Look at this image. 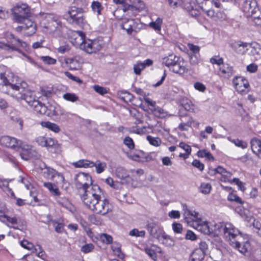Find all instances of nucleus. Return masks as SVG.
Here are the masks:
<instances>
[{"label": "nucleus", "mask_w": 261, "mask_h": 261, "mask_svg": "<svg viewBox=\"0 0 261 261\" xmlns=\"http://www.w3.org/2000/svg\"><path fill=\"white\" fill-rule=\"evenodd\" d=\"M197 155L200 158L205 157L209 160H214V158L212 154L206 150H201L197 152Z\"/></svg>", "instance_id": "3c124183"}, {"label": "nucleus", "mask_w": 261, "mask_h": 261, "mask_svg": "<svg viewBox=\"0 0 261 261\" xmlns=\"http://www.w3.org/2000/svg\"><path fill=\"white\" fill-rule=\"evenodd\" d=\"M149 110L152 113L159 118H163L167 116V112L158 106H156L154 108H150Z\"/></svg>", "instance_id": "473e14b6"}, {"label": "nucleus", "mask_w": 261, "mask_h": 261, "mask_svg": "<svg viewBox=\"0 0 261 261\" xmlns=\"http://www.w3.org/2000/svg\"><path fill=\"white\" fill-rule=\"evenodd\" d=\"M84 12L85 11L82 8L72 7L64 16L70 23L81 25L84 23L85 19L83 15Z\"/></svg>", "instance_id": "39448f33"}, {"label": "nucleus", "mask_w": 261, "mask_h": 261, "mask_svg": "<svg viewBox=\"0 0 261 261\" xmlns=\"http://www.w3.org/2000/svg\"><path fill=\"white\" fill-rule=\"evenodd\" d=\"M242 10L250 15V12L257 10L256 3L255 0H240Z\"/></svg>", "instance_id": "dca6fc26"}, {"label": "nucleus", "mask_w": 261, "mask_h": 261, "mask_svg": "<svg viewBox=\"0 0 261 261\" xmlns=\"http://www.w3.org/2000/svg\"><path fill=\"white\" fill-rule=\"evenodd\" d=\"M112 249L114 253L120 258H123V254L121 252L120 245L118 244H114L112 246Z\"/></svg>", "instance_id": "37998d69"}, {"label": "nucleus", "mask_w": 261, "mask_h": 261, "mask_svg": "<svg viewBox=\"0 0 261 261\" xmlns=\"http://www.w3.org/2000/svg\"><path fill=\"white\" fill-rule=\"evenodd\" d=\"M168 2L169 5L172 8L175 9L180 5L181 0H166Z\"/></svg>", "instance_id": "338daca9"}, {"label": "nucleus", "mask_w": 261, "mask_h": 261, "mask_svg": "<svg viewBox=\"0 0 261 261\" xmlns=\"http://www.w3.org/2000/svg\"><path fill=\"white\" fill-rule=\"evenodd\" d=\"M182 106L185 110L187 111L195 112L194 106L192 103L191 101L189 100H187L185 102H184Z\"/></svg>", "instance_id": "4d7b16f0"}, {"label": "nucleus", "mask_w": 261, "mask_h": 261, "mask_svg": "<svg viewBox=\"0 0 261 261\" xmlns=\"http://www.w3.org/2000/svg\"><path fill=\"white\" fill-rule=\"evenodd\" d=\"M144 69V66L142 64V62H137L134 65V72L136 74H140L141 70Z\"/></svg>", "instance_id": "680f3d73"}, {"label": "nucleus", "mask_w": 261, "mask_h": 261, "mask_svg": "<svg viewBox=\"0 0 261 261\" xmlns=\"http://www.w3.org/2000/svg\"><path fill=\"white\" fill-rule=\"evenodd\" d=\"M178 58V57L174 55L170 54L163 59V64L171 68Z\"/></svg>", "instance_id": "2f4dec72"}, {"label": "nucleus", "mask_w": 261, "mask_h": 261, "mask_svg": "<svg viewBox=\"0 0 261 261\" xmlns=\"http://www.w3.org/2000/svg\"><path fill=\"white\" fill-rule=\"evenodd\" d=\"M63 97L66 100L75 102L79 99L78 97L74 93H66L63 95Z\"/></svg>", "instance_id": "864d4df0"}, {"label": "nucleus", "mask_w": 261, "mask_h": 261, "mask_svg": "<svg viewBox=\"0 0 261 261\" xmlns=\"http://www.w3.org/2000/svg\"><path fill=\"white\" fill-rule=\"evenodd\" d=\"M258 66L254 64L251 63L246 67V70L250 73H255L257 71Z\"/></svg>", "instance_id": "774afa93"}, {"label": "nucleus", "mask_w": 261, "mask_h": 261, "mask_svg": "<svg viewBox=\"0 0 261 261\" xmlns=\"http://www.w3.org/2000/svg\"><path fill=\"white\" fill-rule=\"evenodd\" d=\"M224 226L225 224L222 223L214 224L211 223V234L213 236H223L224 230Z\"/></svg>", "instance_id": "b1692460"}, {"label": "nucleus", "mask_w": 261, "mask_h": 261, "mask_svg": "<svg viewBox=\"0 0 261 261\" xmlns=\"http://www.w3.org/2000/svg\"><path fill=\"white\" fill-rule=\"evenodd\" d=\"M210 62L213 64H217L220 67L223 63V59L219 56H214L210 59Z\"/></svg>", "instance_id": "bf43d9fd"}, {"label": "nucleus", "mask_w": 261, "mask_h": 261, "mask_svg": "<svg viewBox=\"0 0 261 261\" xmlns=\"http://www.w3.org/2000/svg\"><path fill=\"white\" fill-rule=\"evenodd\" d=\"M162 19L158 17L155 21L151 22L149 26L155 30L160 31L161 29V24H162Z\"/></svg>", "instance_id": "c03bdc74"}, {"label": "nucleus", "mask_w": 261, "mask_h": 261, "mask_svg": "<svg viewBox=\"0 0 261 261\" xmlns=\"http://www.w3.org/2000/svg\"><path fill=\"white\" fill-rule=\"evenodd\" d=\"M80 48L88 54H92L100 50L101 45L97 40L85 39Z\"/></svg>", "instance_id": "f8f14e48"}, {"label": "nucleus", "mask_w": 261, "mask_h": 261, "mask_svg": "<svg viewBox=\"0 0 261 261\" xmlns=\"http://www.w3.org/2000/svg\"><path fill=\"white\" fill-rule=\"evenodd\" d=\"M44 176L48 179H53L56 177V174H57V171L53 168L50 167H46L44 168L43 172Z\"/></svg>", "instance_id": "e433bc0d"}, {"label": "nucleus", "mask_w": 261, "mask_h": 261, "mask_svg": "<svg viewBox=\"0 0 261 261\" xmlns=\"http://www.w3.org/2000/svg\"><path fill=\"white\" fill-rule=\"evenodd\" d=\"M121 27L127 34H132L133 32L137 33L141 29L142 24L138 22V20L127 19L123 20Z\"/></svg>", "instance_id": "ddd939ff"}, {"label": "nucleus", "mask_w": 261, "mask_h": 261, "mask_svg": "<svg viewBox=\"0 0 261 261\" xmlns=\"http://www.w3.org/2000/svg\"><path fill=\"white\" fill-rule=\"evenodd\" d=\"M159 241L166 246H173L174 245V241L172 238L164 232L162 235L159 236Z\"/></svg>", "instance_id": "bb28decb"}, {"label": "nucleus", "mask_w": 261, "mask_h": 261, "mask_svg": "<svg viewBox=\"0 0 261 261\" xmlns=\"http://www.w3.org/2000/svg\"><path fill=\"white\" fill-rule=\"evenodd\" d=\"M233 84L237 91L242 95L246 94L249 91V82L244 77H235L233 80Z\"/></svg>", "instance_id": "9d476101"}, {"label": "nucleus", "mask_w": 261, "mask_h": 261, "mask_svg": "<svg viewBox=\"0 0 261 261\" xmlns=\"http://www.w3.org/2000/svg\"><path fill=\"white\" fill-rule=\"evenodd\" d=\"M158 227V224L153 221L149 222L147 225V229L152 236L156 233Z\"/></svg>", "instance_id": "a19ab883"}, {"label": "nucleus", "mask_w": 261, "mask_h": 261, "mask_svg": "<svg viewBox=\"0 0 261 261\" xmlns=\"http://www.w3.org/2000/svg\"><path fill=\"white\" fill-rule=\"evenodd\" d=\"M256 25H261V12L257 8V10L250 12V15Z\"/></svg>", "instance_id": "58836bf2"}, {"label": "nucleus", "mask_w": 261, "mask_h": 261, "mask_svg": "<svg viewBox=\"0 0 261 261\" xmlns=\"http://www.w3.org/2000/svg\"><path fill=\"white\" fill-rule=\"evenodd\" d=\"M185 62L182 59H180L179 57L176 60L175 63L171 68V70L174 73L180 74H183L186 71Z\"/></svg>", "instance_id": "412c9836"}, {"label": "nucleus", "mask_w": 261, "mask_h": 261, "mask_svg": "<svg viewBox=\"0 0 261 261\" xmlns=\"http://www.w3.org/2000/svg\"><path fill=\"white\" fill-rule=\"evenodd\" d=\"M100 240L103 243L107 244L112 243L113 241L112 237L108 234L102 233L100 236Z\"/></svg>", "instance_id": "5fc2aeb1"}, {"label": "nucleus", "mask_w": 261, "mask_h": 261, "mask_svg": "<svg viewBox=\"0 0 261 261\" xmlns=\"http://www.w3.org/2000/svg\"><path fill=\"white\" fill-rule=\"evenodd\" d=\"M231 142L234 144V145L242 149L246 148L248 146V144L246 141H244L239 139H233Z\"/></svg>", "instance_id": "09e8293b"}, {"label": "nucleus", "mask_w": 261, "mask_h": 261, "mask_svg": "<svg viewBox=\"0 0 261 261\" xmlns=\"http://www.w3.org/2000/svg\"><path fill=\"white\" fill-rule=\"evenodd\" d=\"M224 229L223 236L230 242L231 241L237 240L238 238L242 239L241 236H239L240 231L231 223L228 222L225 223Z\"/></svg>", "instance_id": "9b49d317"}, {"label": "nucleus", "mask_w": 261, "mask_h": 261, "mask_svg": "<svg viewBox=\"0 0 261 261\" xmlns=\"http://www.w3.org/2000/svg\"><path fill=\"white\" fill-rule=\"evenodd\" d=\"M88 208L93 212L103 216L112 211L111 206L108 199L107 198H104L103 199L100 198L99 200L96 201L88 206Z\"/></svg>", "instance_id": "0eeeda50"}, {"label": "nucleus", "mask_w": 261, "mask_h": 261, "mask_svg": "<svg viewBox=\"0 0 261 261\" xmlns=\"http://www.w3.org/2000/svg\"><path fill=\"white\" fill-rule=\"evenodd\" d=\"M84 34L81 31H75L72 32L71 36V42L75 47L81 48L82 45L85 40Z\"/></svg>", "instance_id": "a211bd4d"}, {"label": "nucleus", "mask_w": 261, "mask_h": 261, "mask_svg": "<svg viewBox=\"0 0 261 261\" xmlns=\"http://www.w3.org/2000/svg\"><path fill=\"white\" fill-rule=\"evenodd\" d=\"M91 8L93 11L97 12V15L101 14V11L103 8L99 2L97 1L93 2L91 5Z\"/></svg>", "instance_id": "de8ad7c7"}, {"label": "nucleus", "mask_w": 261, "mask_h": 261, "mask_svg": "<svg viewBox=\"0 0 261 261\" xmlns=\"http://www.w3.org/2000/svg\"><path fill=\"white\" fill-rule=\"evenodd\" d=\"M43 186L49 190L53 195L59 196L60 195V192L59 191V188L56 184L47 182H44Z\"/></svg>", "instance_id": "c756f323"}, {"label": "nucleus", "mask_w": 261, "mask_h": 261, "mask_svg": "<svg viewBox=\"0 0 261 261\" xmlns=\"http://www.w3.org/2000/svg\"><path fill=\"white\" fill-rule=\"evenodd\" d=\"M183 210L184 211V216L185 217L192 216L194 218L196 219V220H198V213L195 211H192L190 210L187 205L184 204L183 205Z\"/></svg>", "instance_id": "79ce46f5"}, {"label": "nucleus", "mask_w": 261, "mask_h": 261, "mask_svg": "<svg viewBox=\"0 0 261 261\" xmlns=\"http://www.w3.org/2000/svg\"><path fill=\"white\" fill-rule=\"evenodd\" d=\"M24 28V35L31 36L34 34L37 30L36 23L28 17L22 22Z\"/></svg>", "instance_id": "6ab92c4d"}, {"label": "nucleus", "mask_w": 261, "mask_h": 261, "mask_svg": "<svg viewBox=\"0 0 261 261\" xmlns=\"http://www.w3.org/2000/svg\"><path fill=\"white\" fill-rule=\"evenodd\" d=\"M0 144L3 146L17 151L22 149L28 152V150L30 149L29 146L24 145L21 140L8 136H3L1 138Z\"/></svg>", "instance_id": "423d86ee"}, {"label": "nucleus", "mask_w": 261, "mask_h": 261, "mask_svg": "<svg viewBox=\"0 0 261 261\" xmlns=\"http://www.w3.org/2000/svg\"><path fill=\"white\" fill-rule=\"evenodd\" d=\"M11 180H8L6 179L0 178V188H2L4 191L8 192V194L9 193L11 195L15 198L14 193L13 192L12 190L9 187V182Z\"/></svg>", "instance_id": "f704fd0d"}, {"label": "nucleus", "mask_w": 261, "mask_h": 261, "mask_svg": "<svg viewBox=\"0 0 261 261\" xmlns=\"http://www.w3.org/2000/svg\"><path fill=\"white\" fill-rule=\"evenodd\" d=\"M74 167L76 168H92L94 167V162L88 160H80L73 163Z\"/></svg>", "instance_id": "cd10ccee"}, {"label": "nucleus", "mask_w": 261, "mask_h": 261, "mask_svg": "<svg viewBox=\"0 0 261 261\" xmlns=\"http://www.w3.org/2000/svg\"><path fill=\"white\" fill-rule=\"evenodd\" d=\"M12 15L15 21L20 23L30 15L29 6L24 3H18L12 9Z\"/></svg>", "instance_id": "7ed1b4c3"}, {"label": "nucleus", "mask_w": 261, "mask_h": 261, "mask_svg": "<svg viewBox=\"0 0 261 261\" xmlns=\"http://www.w3.org/2000/svg\"><path fill=\"white\" fill-rule=\"evenodd\" d=\"M88 220L91 223L97 225H100L102 222L99 217L94 214L89 215L88 216Z\"/></svg>", "instance_id": "8fccbe9b"}, {"label": "nucleus", "mask_w": 261, "mask_h": 261, "mask_svg": "<svg viewBox=\"0 0 261 261\" xmlns=\"http://www.w3.org/2000/svg\"><path fill=\"white\" fill-rule=\"evenodd\" d=\"M74 180L76 188L83 191L86 190L89 186L94 185L92 184V178L89 174L83 172L76 174Z\"/></svg>", "instance_id": "1a4fd4ad"}, {"label": "nucleus", "mask_w": 261, "mask_h": 261, "mask_svg": "<svg viewBox=\"0 0 261 261\" xmlns=\"http://www.w3.org/2000/svg\"><path fill=\"white\" fill-rule=\"evenodd\" d=\"M129 234L136 237H143L145 236L144 230L139 231L137 229L134 228L129 231Z\"/></svg>", "instance_id": "6e6d98bb"}, {"label": "nucleus", "mask_w": 261, "mask_h": 261, "mask_svg": "<svg viewBox=\"0 0 261 261\" xmlns=\"http://www.w3.org/2000/svg\"><path fill=\"white\" fill-rule=\"evenodd\" d=\"M40 125L43 127L47 128L56 133H59L61 130L58 125L49 121H42L40 122Z\"/></svg>", "instance_id": "7c9ffc66"}, {"label": "nucleus", "mask_w": 261, "mask_h": 261, "mask_svg": "<svg viewBox=\"0 0 261 261\" xmlns=\"http://www.w3.org/2000/svg\"><path fill=\"white\" fill-rule=\"evenodd\" d=\"M219 70L221 76L225 78H229L233 74V67L227 63H223L219 67Z\"/></svg>", "instance_id": "5701e85b"}, {"label": "nucleus", "mask_w": 261, "mask_h": 261, "mask_svg": "<svg viewBox=\"0 0 261 261\" xmlns=\"http://www.w3.org/2000/svg\"><path fill=\"white\" fill-rule=\"evenodd\" d=\"M94 167H95L96 173L100 174L104 172L107 168V163L100 160H97L96 162H94Z\"/></svg>", "instance_id": "4c0bfd02"}, {"label": "nucleus", "mask_w": 261, "mask_h": 261, "mask_svg": "<svg viewBox=\"0 0 261 261\" xmlns=\"http://www.w3.org/2000/svg\"><path fill=\"white\" fill-rule=\"evenodd\" d=\"M230 47L236 53L243 55L248 50V48H251V45L241 41H237L231 43Z\"/></svg>", "instance_id": "2eb2a0df"}, {"label": "nucleus", "mask_w": 261, "mask_h": 261, "mask_svg": "<svg viewBox=\"0 0 261 261\" xmlns=\"http://www.w3.org/2000/svg\"><path fill=\"white\" fill-rule=\"evenodd\" d=\"M32 107L33 108L36 112L41 114H45L47 111V107L38 100L34 101L32 103Z\"/></svg>", "instance_id": "c85d7f7f"}, {"label": "nucleus", "mask_w": 261, "mask_h": 261, "mask_svg": "<svg viewBox=\"0 0 261 261\" xmlns=\"http://www.w3.org/2000/svg\"><path fill=\"white\" fill-rule=\"evenodd\" d=\"M240 240L238 238L237 240L231 241L229 244L232 247L238 249L241 253L244 254L247 251L249 244L248 241L242 243L240 242Z\"/></svg>", "instance_id": "aec40b11"}, {"label": "nucleus", "mask_w": 261, "mask_h": 261, "mask_svg": "<svg viewBox=\"0 0 261 261\" xmlns=\"http://www.w3.org/2000/svg\"><path fill=\"white\" fill-rule=\"evenodd\" d=\"M94 249V246L92 243L86 244L83 245L81 249V250L84 253H88L92 251Z\"/></svg>", "instance_id": "603ef678"}, {"label": "nucleus", "mask_w": 261, "mask_h": 261, "mask_svg": "<svg viewBox=\"0 0 261 261\" xmlns=\"http://www.w3.org/2000/svg\"><path fill=\"white\" fill-rule=\"evenodd\" d=\"M245 219L247 221L253 220V222L251 224L253 226V231L258 236L261 237V223L259 221H256L251 215L246 216Z\"/></svg>", "instance_id": "393cba45"}, {"label": "nucleus", "mask_w": 261, "mask_h": 261, "mask_svg": "<svg viewBox=\"0 0 261 261\" xmlns=\"http://www.w3.org/2000/svg\"><path fill=\"white\" fill-rule=\"evenodd\" d=\"M123 143L130 149H134L135 147L134 141L129 137H126L124 139Z\"/></svg>", "instance_id": "13d9d810"}, {"label": "nucleus", "mask_w": 261, "mask_h": 261, "mask_svg": "<svg viewBox=\"0 0 261 261\" xmlns=\"http://www.w3.org/2000/svg\"><path fill=\"white\" fill-rule=\"evenodd\" d=\"M215 173H219L221 174L224 176V179H221V180L226 181L225 178L229 177L231 176V173L229 172H227L224 168L221 166H218L217 168H215L214 170Z\"/></svg>", "instance_id": "ea45409f"}, {"label": "nucleus", "mask_w": 261, "mask_h": 261, "mask_svg": "<svg viewBox=\"0 0 261 261\" xmlns=\"http://www.w3.org/2000/svg\"><path fill=\"white\" fill-rule=\"evenodd\" d=\"M36 142L41 146L51 147L55 145V140L51 138L39 136L35 139Z\"/></svg>", "instance_id": "4be33fe9"}, {"label": "nucleus", "mask_w": 261, "mask_h": 261, "mask_svg": "<svg viewBox=\"0 0 261 261\" xmlns=\"http://www.w3.org/2000/svg\"><path fill=\"white\" fill-rule=\"evenodd\" d=\"M20 244L22 247L29 250H32L34 249V245L32 243L25 240H22Z\"/></svg>", "instance_id": "0e129e2a"}, {"label": "nucleus", "mask_w": 261, "mask_h": 261, "mask_svg": "<svg viewBox=\"0 0 261 261\" xmlns=\"http://www.w3.org/2000/svg\"><path fill=\"white\" fill-rule=\"evenodd\" d=\"M41 24L44 28L48 29L50 32L56 30L61 24V22L58 16L52 14H45Z\"/></svg>", "instance_id": "6e6552de"}, {"label": "nucleus", "mask_w": 261, "mask_h": 261, "mask_svg": "<svg viewBox=\"0 0 261 261\" xmlns=\"http://www.w3.org/2000/svg\"><path fill=\"white\" fill-rule=\"evenodd\" d=\"M27 84L15 76L13 73L5 75V73L0 72V90L3 93H9L11 89L15 91L17 98L24 99L30 106L38 100L35 99L32 91L27 89Z\"/></svg>", "instance_id": "f257e3e1"}, {"label": "nucleus", "mask_w": 261, "mask_h": 261, "mask_svg": "<svg viewBox=\"0 0 261 261\" xmlns=\"http://www.w3.org/2000/svg\"><path fill=\"white\" fill-rule=\"evenodd\" d=\"M228 199L231 201H235L238 203L242 204L243 203L241 198H240L238 195L232 193L228 195Z\"/></svg>", "instance_id": "e2e57ef3"}, {"label": "nucleus", "mask_w": 261, "mask_h": 261, "mask_svg": "<svg viewBox=\"0 0 261 261\" xmlns=\"http://www.w3.org/2000/svg\"><path fill=\"white\" fill-rule=\"evenodd\" d=\"M194 227L199 231L205 234H211V223L203 221L201 219L195 220L194 223Z\"/></svg>", "instance_id": "f3484780"}, {"label": "nucleus", "mask_w": 261, "mask_h": 261, "mask_svg": "<svg viewBox=\"0 0 261 261\" xmlns=\"http://www.w3.org/2000/svg\"><path fill=\"white\" fill-rule=\"evenodd\" d=\"M116 174V176L121 180L126 179V180L128 181L129 179L130 178L129 175L127 173L126 170L122 167H118L117 168Z\"/></svg>", "instance_id": "72a5a7b5"}, {"label": "nucleus", "mask_w": 261, "mask_h": 261, "mask_svg": "<svg viewBox=\"0 0 261 261\" xmlns=\"http://www.w3.org/2000/svg\"><path fill=\"white\" fill-rule=\"evenodd\" d=\"M8 227L14 229H21L25 225V222L20 218L16 217H11L7 216L4 222Z\"/></svg>", "instance_id": "4468645a"}, {"label": "nucleus", "mask_w": 261, "mask_h": 261, "mask_svg": "<svg viewBox=\"0 0 261 261\" xmlns=\"http://www.w3.org/2000/svg\"><path fill=\"white\" fill-rule=\"evenodd\" d=\"M205 256L204 251L202 249H196L192 253L189 261H201Z\"/></svg>", "instance_id": "a878e982"}, {"label": "nucleus", "mask_w": 261, "mask_h": 261, "mask_svg": "<svg viewBox=\"0 0 261 261\" xmlns=\"http://www.w3.org/2000/svg\"><path fill=\"white\" fill-rule=\"evenodd\" d=\"M41 59L45 63L48 65H53L56 63V60L49 56H42Z\"/></svg>", "instance_id": "052dcab7"}, {"label": "nucleus", "mask_w": 261, "mask_h": 261, "mask_svg": "<svg viewBox=\"0 0 261 261\" xmlns=\"http://www.w3.org/2000/svg\"><path fill=\"white\" fill-rule=\"evenodd\" d=\"M211 190V185L208 183H202L199 188V191L204 194H206L210 192Z\"/></svg>", "instance_id": "49530a36"}, {"label": "nucleus", "mask_w": 261, "mask_h": 261, "mask_svg": "<svg viewBox=\"0 0 261 261\" xmlns=\"http://www.w3.org/2000/svg\"><path fill=\"white\" fill-rule=\"evenodd\" d=\"M250 144L251 149L255 154L261 149V141L256 138L251 139Z\"/></svg>", "instance_id": "c9c22d12"}, {"label": "nucleus", "mask_w": 261, "mask_h": 261, "mask_svg": "<svg viewBox=\"0 0 261 261\" xmlns=\"http://www.w3.org/2000/svg\"><path fill=\"white\" fill-rule=\"evenodd\" d=\"M7 42L0 43L1 49L8 52L19 51V47H24L26 45L25 42L16 38L12 34L8 35L7 37Z\"/></svg>", "instance_id": "20e7f679"}, {"label": "nucleus", "mask_w": 261, "mask_h": 261, "mask_svg": "<svg viewBox=\"0 0 261 261\" xmlns=\"http://www.w3.org/2000/svg\"><path fill=\"white\" fill-rule=\"evenodd\" d=\"M102 192L97 185H91L84 191L82 199L84 204L88 207L97 200L101 198Z\"/></svg>", "instance_id": "f03ea898"}, {"label": "nucleus", "mask_w": 261, "mask_h": 261, "mask_svg": "<svg viewBox=\"0 0 261 261\" xmlns=\"http://www.w3.org/2000/svg\"><path fill=\"white\" fill-rule=\"evenodd\" d=\"M147 140L151 145L154 146H159L162 143L161 139L158 137H153L151 136H147Z\"/></svg>", "instance_id": "a18cd8bd"}, {"label": "nucleus", "mask_w": 261, "mask_h": 261, "mask_svg": "<svg viewBox=\"0 0 261 261\" xmlns=\"http://www.w3.org/2000/svg\"><path fill=\"white\" fill-rule=\"evenodd\" d=\"M159 74H160L162 75L160 81H159L156 84L153 85V86L155 87H158V86H160V85H161L163 84V82L164 81V80L166 77V75H167L165 70L160 71V72H159Z\"/></svg>", "instance_id": "69168bd1"}]
</instances>
